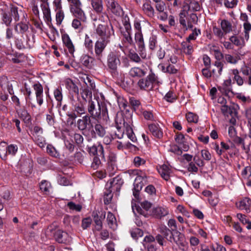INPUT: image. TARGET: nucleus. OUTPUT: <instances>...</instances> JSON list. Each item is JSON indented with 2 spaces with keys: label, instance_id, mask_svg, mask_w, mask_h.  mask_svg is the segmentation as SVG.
Returning a JSON list of instances; mask_svg holds the SVG:
<instances>
[{
  "label": "nucleus",
  "instance_id": "1",
  "mask_svg": "<svg viewBox=\"0 0 251 251\" xmlns=\"http://www.w3.org/2000/svg\"><path fill=\"white\" fill-rule=\"evenodd\" d=\"M87 111L90 117L94 119L102 120L107 121L109 119L108 110L106 104L104 103H100L97 99H90L88 101Z\"/></svg>",
  "mask_w": 251,
  "mask_h": 251
},
{
  "label": "nucleus",
  "instance_id": "2",
  "mask_svg": "<svg viewBox=\"0 0 251 251\" xmlns=\"http://www.w3.org/2000/svg\"><path fill=\"white\" fill-rule=\"evenodd\" d=\"M35 43V35L30 33L23 35L20 38H17L15 41L16 48L19 50L31 49Z\"/></svg>",
  "mask_w": 251,
  "mask_h": 251
},
{
  "label": "nucleus",
  "instance_id": "3",
  "mask_svg": "<svg viewBox=\"0 0 251 251\" xmlns=\"http://www.w3.org/2000/svg\"><path fill=\"white\" fill-rule=\"evenodd\" d=\"M116 127L117 130L120 131L122 127L125 129V132L127 136V137L133 142H135L137 141L136 137L133 132L132 128L127 123H125L124 119L122 117H117L115 120Z\"/></svg>",
  "mask_w": 251,
  "mask_h": 251
},
{
  "label": "nucleus",
  "instance_id": "4",
  "mask_svg": "<svg viewBox=\"0 0 251 251\" xmlns=\"http://www.w3.org/2000/svg\"><path fill=\"white\" fill-rule=\"evenodd\" d=\"M96 33L100 37L99 39L110 41V37L114 34L112 25L109 27L106 25L99 24L96 27Z\"/></svg>",
  "mask_w": 251,
  "mask_h": 251
},
{
  "label": "nucleus",
  "instance_id": "5",
  "mask_svg": "<svg viewBox=\"0 0 251 251\" xmlns=\"http://www.w3.org/2000/svg\"><path fill=\"white\" fill-rule=\"evenodd\" d=\"M157 81V76L151 72L145 78L140 79L138 82V85L141 89L150 90L152 89L153 84Z\"/></svg>",
  "mask_w": 251,
  "mask_h": 251
},
{
  "label": "nucleus",
  "instance_id": "6",
  "mask_svg": "<svg viewBox=\"0 0 251 251\" xmlns=\"http://www.w3.org/2000/svg\"><path fill=\"white\" fill-rule=\"evenodd\" d=\"M120 64V55L118 52L116 51L110 52L107 58V65L108 69L111 72H115Z\"/></svg>",
  "mask_w": 251,
  "mask_h": 251
},
{
  "label": "nucleus",
  "instance_id": "7",
  "mask_svg": "<svg viewBox=\"0 0 251 251\" xmlns=\"http://www.w3.org/2000/svg\"><path fill=\"white\" fill-rule=\"evenodd\" d=\"M110 42L109 40L98 39L95 43L94 51L95 57L97 60L102 62L103 52L107 44Z\"/></svg>",
  "mask_w": 251,
  "mask_h": 251
},
{
  "label": "nucleus",
  "instance_id": "8",
  "mask_svg": "<svg viewBox=\"0 0 251 251\" xmlns=\"http://www.w3.org/2000/svg\"><path fill=\"white\" fill-rule=\"evenodd\" d=\"M108 10L110 11L116 16H122L124 14L122 8L115 0H105Z\"/></svg>",
  "mask_w": 251,
  "mask_h": 251
},
{
  "label": "nucleus",
  "instance_id": "9",
  "mask_svg": "<svg viewBox=\"0 0 251 251\" xmlns=\"http://www.w3.org/2000/svg\"><path fill=\"white\" fill-rule=\"evenodd\" d=\"M16 83V82L15 81L8 80L7 77L5 76L0 77V87L4 93L7 91L9 94L13 95L14 94L13 86Z\"/></svg>",
  "mask_w": 251,
  "mask_h": 251
},
{
  "label": "nucleus",
  "instance_id": "10",
  "mask_svg": "<svg viewBox=\"0 0 251 251\" xmlns=\"http://www.w3.org/2000/svg\"><path fill=\"white\" fill-rule=\"evenodd\" d=\"M54 237L56 241L60 243L68 244L72 241V238L68 233L60 229H57L54 233Z\"/></svg>",
  "mask_w": 251,
  "mask_h": 251
},
{
  "label": "nucleus",
  "instance_id": "11",
  "mask_svg": "<svg viewBox=\"0 0 251 251\" xmlns=\"http://www.w3.org/2000/svg\"><path fill=\"white\" fill-rule=\"evenodd\" d=\"M142 10L143 13L146 16L150 18H153L154 17L155 11L151 0H145L143 1Z\"/></svg>",
  "mask_w": 251,
  "mask_h": 251
},
{
  "label": "nucleus",
  "instance_id": "12",
  "mask_svg": "<svg viewBox=\"0 0 251 251\" xmlns=\"http://www.w3.org/2000/svg\"><path fill=\"white\" fill-rule=\"evenodd\" d=\"M94 222L96 224V229L100 231L102 228V220L105 217V212L103 211H95L93 213Z\"/></svg>",
  "mask_w": 251,
  "mask_h": 251
},
{
  "label": "nucleus",
  "instance_id": "13",
  "mask_svg": "<svg viewBox=\"0 0 251 251\" xmlns=\"http://www.w3.org/2000/svg\"><path fill=\"white\" fill-rule=\"evenodd\" d=\"M155 238L152 235H147L144 237L143 245L148 251H156L157 250L154 243Z\"/></svg>",
  "mask_w": 251,
  "mask_h": 251
},
{
  "label": "nucleus",
  "instance_id": "14",
  "mask_svg": "<svg viewBox=\"0 0 251 251\" xmlns=\"http://www.w3.org/2000/svg\"><path fill=\"white\" fill-rule=\"evenodd\" d=\"M236 207L240 210H245L249 213L251 208V200L248 197H245L235 204Z\"/></svg>",
  "mask_w": 251,
  "mask_h": 251
},
{
  "label": "nucleus",
  "instance_id": "15",
  "mask_svg": "<svg viewBox=\"0 0 251 251\" xmlns=\"http://www.w3.org/2000/svg\"><path fill=\"white\" fill-rule=\"evenodd\" d=\"M33 88L35 91L36 100L38 104L41 106L43 103V88L39 83L33 85Z\"/></svg>",
  "mask_w": 251,
  "mask_h": 251
},
{
  "label": "nucleus",
  "instance_id": "16",
  "mask_svg": "<svg viewBox=\"0 0 251 251\" xmlns=\"http://www.w3.org/2000/svg\"><path fill=\"white\" fill-rule=\"evenodd\" d=\"M62 40L63 44L68 50L69 52L73 55L75 51V46L68 34L64 33L62 35Z\"/></svg>",
  "mask_w": 251,
  "mask_h": 251
},
{
  "label": "nucleus",
  "instance_id": "17",
  "mask_svg": "<svg viewBox=\"0 0 251 251\" xmlns=\"http://www.w3.org/2000/svg\"><path fill=\"white\" fill-rule=\"evenodd\" d=\"M71 104L73 106V111L76 113L78 116L85 114V106L82 102H77L75 100L72 99Z\"/></svg>",
  "mask_w": 251,
  "mask_h": 251
},
{
  "label": "nucleus",
  "instance_id": "18",
  "mask_svg": "<svg viewBox=\"0 0 251 251\" xmlns=\"http://www.w3.org/2000/svg\"><path fill=\"white\" fill-rule=\"evenodd\" d=\"M64 82L66 88L69 91L70 93L76 94L78 98L79 89L76 85L69 78L65 79Z\"/></svg>",
  "mask_w": 251,
  "mask_h": 251
},
{
  "label": "nucleus",
  "instance_id": "19",
  "mask_svg": "<svg viewBox=\"0 0 251 251\" xmlns=\"http://www.w3.org/2000/svg\"><path fill=\"white\" fill-rule=\"evenodd\" d=\"M80 6L81 5L72 6L71 8V11L77 18L82 22H85L86 17L84 12L80 8Z\"/></svg>",
  "mask_w": 251,
  "mask_h": 251
},
{
  "label": "nucleus",
  "instance_id": "20",
  "mask_svg": "<svg viewBox=\"0 0 251 251\" xmlns=\"http://www.w3.org/2000/svg\"><path fill=\"white\" fill-rule=\"evenodd\" d=\"M90 124V117L88 115L83 116L81 119H78L77 121V127L80 130H85Z\"/></svg>",
  "mask_w": 251,
  "mask_h": 251
},
{
  "label": "nucleus",
  "instance_id": "21",
  "mask_svg": "<svg viewBox=\"0 0 251 251\" xmlns=\"http://www.w3.org/2000/svg\"><path fill=\"white\" fill-rule=\"evenodd\" d=\"M168 240L171 242L174 241L177 245L181 244V242L184 241V236L179 231L176 230L175 231L174 233H172V235L169 237V239H168Z\"/></svg>",
  "mask_w": 251,
  "mask_h": 251
},
{
  "label": "nucleus",
  "instance_id": "22",
  "mask_svg": "<svg viewBox=\"0 0 251 251\" xmlns=\"http://www.w3.org/2000/svg\"><path fill=\"white\" fill-rule=\"evenodd\" d=\"M149 129L155 137L160 139L163 137V131L158 125L154 124L149 125Z\"/></svg>",
  "mask_w": 251,
  "mask_h": 251
},
{
  "label": "nucleus",
  "instance_id": "23",
  "mask_svg": "<svg viewBox=\"0 0 251 251\" xmlns=\"http://www.w3.org/2000/svg\"><path fill=\"white\" fill-rule=\"evenodd\" d=\"M158 173L161 177L166 181L170 179V175L171 172V169L166 164H163L158 169Z\"/></svg>",
  "mask_w": 251,
  "mask_h": 251
},
{
  "label": "nucleus",
  "instance_id": "24",
  "mask_svg": "<svg viewBox=\"0 0 251 251\" xmlns=\"http://www.w3.org/2000/svg\"><path fill=\"white\" fill-rule=\"evenodd\" d=\"M92 10L97 14H101L103 10L102 0H91Z\"/></svg>",
  "mask_w": 251,
  "mask_h": 251
},
{
  "label": "nucleus",
  "instance_id": "25",
  "mask_svg": "<svg viewBox=\"0 0 251 251\" xmlns=\"http://www.w3.org/2000/svg\"><path fill=\"white\" fill-rule=\"evenodd\" d=\"M41 8L44 15V18L46 22H50L51 21V12L49 3H42Z\"/></svg>",
  "mask_w": 251,
  "mask_h": 251
},
{
  "label": "nucleus",
  "instance_id": "26",
  "mask_svg": "<svg viewBox=\"0 0 251 251\" xmlns=\"http://www.w3.org/2000/svg\"><path fill=\"white\" fill-rule=\"evenodd\" d=\"M141 177L137 176L134 183V188L133 189V194L134 197L138 200L139 199V193L142 190L143 187V184L141 183Z\"/></svg>",
  "mask_w": 251,
  "mask_h": 251
},
{
  "label": "nucleus",
  "instance_id": "27",
  "mask_svg": "<svg viewBox=\"0 0 251 251\" xmlns=\"http://www.w3.org/2000/svg\"><path fill=\"white\" fill-rule=\"evenodd\" d=\"M123 183L124 181L122 178L119 176H117L113 178L112 181L110 182L109 187V188L112 189V190L115 189L116 191H118L120 190Z\"/></svg>",
  "mask_w": 251,
  "mask_h": 251
},
{
  "label": "nucleus",
  "instance_id": "28",
  "mask_svg": "<svg viewBox=\"0 0 251 251\" xmlns=\"http://www.w3.org/2000/svg\"><path fill=\"white\" fill-rule=\"evenodd\" d=\"M222 113L226 116H231L234 117L236 116L237 112L233 106H228L225 104L222 106L221 108Z\"/></svg>",
  "mask_w": 251,
  "mask_h": 251
},
{
  "label": "nucleus",
  "instance_id": "29",
  "mask_svg": "<svg viewBox=\"0 0 251 251\" xmlns=\"http://www.w3.org/2000/svg\"><path fill=\"white\" fill-rule=\"evenodd\" d=\"M224 64L220 61H215L214 68L212 71V74L214 77L218 78L222 74Z\"/></svg>",
  "mask_w": 251,
  "mask_h": 251
},
{
  "label": "nucleus",
  "instance_id": "30",
  "mask_svg": "<svg viewBox=\"0 0 251 251\" xmlns=\"http://www.w3.org/2000/svg\"><path fill=\"white\" fill-rule=\"evenodd\" d=\"M129 74L131 76L133 77H141L145 75L146 72L145 70L142 69L139 67H133L130 69Z\"/></svg>",
  "mask_w": 251,
  "mask_h": 251
},
{
  "label": "nucleus",
  "instance_id": "31",
  "mask_svg": "<svg viewBox=\"0 0 251 251\" xmlns=\"http://www.w3.org/2000/svg\"><path fill=\"white\" fill-rule=\"evenodd\" d=\"M107 221L108 226L110 228L113 230L116 229L117 224L116 218L114 214L110 212H108L107 213Z\"/></svg>",
  "mask_w": 251,
  "mask_h": 251
},
{
  "label": "nucleus",
  "instance_id": "32",
  "mask_svg": "<svg viewBox=\"0 0 251 251\" xmlns=\"http://www.w3.org/2000/svg\"><path fill=\"white\" fill-rule=\"evenodd\" d=\"M94 58L87 54H83L80 57V62L84 66L89 68L92 67V63Z\"/></svg>",
  "mask_w": 251,
  "mask_h": 251
},
{
  "label": "nucleus",
  "instance_id": "33",
  "mask_svg": "<svg viewBox=\"0 0 251 251\" xmlns=\"http://www.w3.org/2000/svg\"><path fill=\"white\" fill-rule=\"evenodd\" d=\"M10 16L12 17L15 22H18L20 20V14L23 13L21 10H19L18 8L13 5L10 7Z\"/></svg>",
  "mask_w": 251,
  "mask_h": 251
},
{
  "label": "nucleus",
  "instance_id": "34",
  "mask_svg": "<svg viewBox=\"0 0 251 251\" xmlns=\"http://www.w3.org/2000/svg\"><path fill=\"white\" fill-rule=\"evenodd\" d=\"M99 152L100 155L104 157V149L102 145L100 144L98 146L94 145L89 148V153L91 154L95 155Z\"/></svg>",
  "mask_w": 251,
  "mask_h": 251
},
{
  "label": "nucleus",
  "instance_id": "35",
  "mask_svg": "<svg viewBox=\"0 0 251 251\" xmlns=\"http://www.w3.org/2000/svg\"><path fill=\"white\" fill-rule=\"evenodd\" d=\"M181 50L186 54H191L193 52V46L190 43L183 41L181 43Z\"/></svg>",
  "mask_w": 251,
  "mask_h": 251
},
{
  "label": "nucleus",
  "instance_id": "36",
  "mask_svg": "<svg viewBox=\"0 0 251 251\" xmlns=\"http://www.w3.org/2000/svg\"><path fill=\"white\" fill-rule=\"evenodd\" d=\"M15 30L21 34H26L28 30V26L26 24L20 23L16 24L14 27Z\"/></svg>",
  "mask_w": 251,
  "mask_h": 251
},
{
  "label": "nucleus",
  "instance_id": "37",
  "mask_svg": "<svg viewBox=\"0 0 251 251\" xmlns=\"http://www.w3.org/2000/svg\"><path fill=\"white\" fill-rule=\"evenodd\" d=\"M232 80L231 78H229L225 81L223 84V88L220 87L218 89L222 92L225 93L226 95H227L228 93L231 91V85Z\"/></svg>",
  "mask_w": 251,
  "mask_h": 251
},
{
  "label": "nucleus",
  "instance_id": "38",
  "mask_svg": "<svg viewBox=\"0 0 251 251\" xmlns=\"http://www.w3.org/2000/svg\"><path fill=\"white\" fill-rule=\"evenodd\" d=\"M94 132L96 135L100 137H103L106 134V131L104 127L100 124H97L94 127Z\"/></svg>",
  "mask_w": 251,
  "mask_h": 251
},
{
  "label": "nucleus",
  "instance_id": "39",
  "mask_svg": "<svg viewBox=\"0 0 251 251\" xmlns=\"http://www.w3.org/2000/svg\"><path fill=\"white\" fill-rule=\"evenodd\" d=\"M54 10L56 12V20L57 24L60 25L65 17L63 11L62 9V6H60V8L54 7Z\"/></svg>",
  "mask_w": 251,
  "mask_h": 251
},
{
  "label": "nucleus",
  "instance_id": "40",
  "mask_svg": "<svg viewBox=\"0 0 251 251\" xmlns=\"http://www.w3.org/2000/svg\"><path fill=\"white\" fill-rule=\"evenodd\" d=\"M33 140L34 142L40 148H44L46 144V140L45 138L41 135H36V136H33Z\"/></svg>",
  "mask_w": 251,
  "mask_h": 251
},
{
  "label": "nucleus",
  "instance_id": "41",
  "mask_svg": "<svg viewBox=\"0 0 251 251\" xmlns=\"http://www.w3.org/2000/svg\"><path fill=\"white\" fill-rule=\"evenodd\" d=\"M10 59L14 63H21L25 61V56L23 53H16Z\"/></svg>",
  "mask_w": 251,
  "mask_h": 251
},
{
  "label": "nucleus",
  "instance_id": "42",
  "mask_svg": "<svg viewBox=\"0 0 251 251\" xmlns=\"http://www.w3.org/2000/svg\"><path fill=\"white\" fill-rule=\"evenodd\" d=\"M232 74L234 75L233 79L236 81V83L241 86L244 83V80L241 76L239 75V72L237 69H233L231 70Z\"/></svg>",
  "mask_w": 251,
  "mask_h": 251
},
{
  "label": "nucleus",
  "instance_id": "43",
  "mask_svg": "<svg viewBox=\"0 0 251 251\" xmlns=\"http://www.w3.org/2000/svg\"><path fill=\"white\" fill-rule=\"evenodd\" d=\"M230 41L237 46H242L245 45L244 39L236 36H232L230 38Z\"/></svg>",
  "mask_w": 251,
  "mask_h": 251
},
{
  "label": "nucleus",
  "instance_id": "44",
  "mask_svg": "<svg viewBox=\"0 0 251 251\" xmlns=\"http://www.w3.org/2000/svg\"><path fill=\"white\" fill-rule=\"evenodd\" d=\"M18 113L20 117L23 119L25 123H28L30 121L31 117L25 109L20 110Z\"/></svg>",
  "mask_w": 251,
  "mask_h": 251
},
{
  "label": "nucleus",
  "instance_id": "45",
  "mask_svg": "<svg viewBox=\"0 0 251 251\" xmlns=\"http://www.w3.org/2000/svg\"><path fill=\"white\" fill-rule=\"evenodd\" d=\"M221 25L223 30L226 33H229L231 30V25L227 20H222Z\"/></svg>",
  "mask_w": 251,
  "mask_h": 251
},
{
  "label": "nucleus",
  "instance_id": "46",
  "mask_svg": "<svg viewBox=\"0 0 251 251\" xmlns=\"http://www.w3.org/2000/svg\"><path fill=\"white\" fill-rule=\"evenodd\" d=\"M7 150L5 143L0 144V157L3 160L7 158Z\"/></svg>",
  "mask_w": 251,
  "mask_h": 251
},
{
  "label": "nucleus",
  "instance_id": "47",
  "mask_svg": "<svg viewBox=\"0 0 251 251\" xmlns=\"http://www.w3.org/2000/svg\"><path fill=\"white\" fill-rule=\"evenodd\" d=\"M135 40L140 48L144 46L143 36L142 32H136L135 34Z\"/></svg>",
  "mask_w": 251,
  "mask_h": 251
},
{
  "label": "nucleus",
  "instance_id": "48",
  "mask_svg": "<svg viewBox=\"0 0 251 251\" xmlns=\"http://www.w3.org/2000/svg\"><path fill=\"white\" fill-rule=\"evenodd\" d=\"M188 7L189 11H198L201 9L199 3L195 0H192L190 1Z\"/></svg>",
  "mask_w": 251,
  "mask_h": 251
},
{
  "label": "nucleus",
  "instance_id": "49",
  "mask_svg": "<svg viewBox=\"0 0 251 251\" xmlns=\"http://www.w3.org/2000/svg\"><path fill=\"white\" fill-rule=\"evenodd\" d=\"M130 233L132 237L135 239H137L143 235V231L138 228L132 229L130 231Z\"/></svg>",
  "mask_w": 251,
  "mask_h": 251
},
{
  "label": "nucleus",
  "instance_id": "50",
  "mask_svg": "<svg viewBox=\"0 0 251 251\" xmlns=\"http://www.w3.org/2000/svg\"><path fill=\"white\" fill-rule=\"evenodd\" d=\"M198 22V17L196 14L192 13L190 15L189 20L187 23L188 28H192L193 26V24H197Z\"/></svg>",
  "mask_w": 251,
  "mask_h": 251
},
{
  "label": "nucleus",
  "instance_id": "51",
  "mask_svg": "<svg viewBox=\"0 0 251 251\" xmlns=\"http://www.w3.org/2000/svg\"><path fill=\"white\" fill-rule=\"evenodd\" d=\"M72 25L75 29H77L79 32L82 31L83 29V25L81 23L80 21L77 19L73 20Z\"/></svg>",
  "mask_w": 251,
  "mask_h": 251
},
{
  "label": "nucleus",
  "instance_id": "52",
  "mask_svg": "<svg viewBox=\"0 0 251 251\" xmlns=\"http://www.w3.org/2000/svg\"><path fill=\"white\" fill-rule=\"evenodd\" d=\"M81 96L82 99L86 101V100L89 98L92 99V93L88 88H84L81 92Z\"/></svg>",
  "mask_w": 251,
  "mask_h": 251
},
{
  "label": "nucleus",
  "instance_id": "53",
  "mask_svg": "<svg viewBox=\"0 0 251 251\" xmlns=\"http://www.w3.org/2000/svg\"><path fill=\"white\" fill-rule=\"evenodd\" d=\"M47 151L49 154L53 157H58L59 155V153L51 145H48L47 146Z\"/></svg>",
  "mask_w": 251,
  "mask_h": 251
},
{
  "label": "nucleus",
  "instance_id": "54",
  "mask_svg": "<svg viewBox=\"0 0 251 251\" xmlns=\"http://www.w3.org/2000/svg\"><path fill=\"white\" fill-rule=\"evenodd\" d=\"M117 170L116 164H108L107 171L109 173L110 176H113L115 174Z\"/></svg>",
  "mask_w": 251,
  "mask_h": 251
},
{
  "label": "nucleus",
  "instance_id": "55",
  "mask_svg": "<svg viewBox=\"0 0 251 251\" xmlns=\"http://www.w3.org/2000/svg\"><path fill=\"white\" fill-rule=\"evenodd\" d=\"M123 36V41L125 43L130 45L133 44V41L131 37V33L124 32Z\"/></svg>",
  "mask_w": 251,
  "mask_h": 251
},
{
  "label": "nucleus",
  "instance_id": "56",
  "mask_svg": "<svg viewBox=\"0 0 251 251\" xmlns=\"http://www.w3.org/2000/svg\"><path fill=\"white\" fill-rule=\"evenodd\" d=\"M241 176L244 178H249L251 176V167L248 166L245 167L241 172Z\"/></svg>",
  "mask_w": 251,
  "mask_h": 251
},
{
  "label": "nucleus",
  "instance_id": "57",
  "mask_svg": "<svg viewBox=\"0 0 251 251\" xmlns=\"http://www.w3.org/2000/svg\"><path fill=\"white\" fill-rule=\"evenodd\" d=\"M186 118L187 121L189 123H197L198 121V117L191 112L187 113Z\"/></svg>",
  "mask_w": 251,
  "mask_h": 251
},
{
  "label": "nucleus",
  "instance_id": "58",
  "mask_svg": "<svg viewBox=\"0 0 251 251\" xmlns=\"http://www.w3.org/2000/svg\"><path fill=\"white\" fill-rule=\"evenodd\" d=\"M245 39L248 40L249 38V31L251 30V24L249 22H245L243 24Z\"/></svg>",
  "mask_w": 251,
  "mask_h": 251
},
{
  "label": "nucleus",
  "instance_id": "59",
  "mask_svg": "<svg viewBox=\"0 0 251 251\" xmlns=\"http://www.w3.org/2000/svg\"><path fill=\"white\" fill-rule=\"evenodd\" d=\"M155 7L159 13L164 12L166 9V4L163 1L155 3Z\"/></svg>",
  "mask_w": 251,
  "mask_h": 251
},
{
  "label": "nucleus",
  "instance_id": "60",
  "mask_svg": "<svg viewBox=\"0 0 251 251\" xmlns=\"http://www.w3.org/2000/svg\"><path fill=\"white\" fill-rule=\"evenodd\" d=\"M129 58L131 61L137 63L142 62L140 56L136 52H130L129 54Z\"/></svg>",
  "mask_w": 251,
  "mask_h": 251
},
{
  "label": "nucleus",
  "instance_id": "61",
  "mask_svg": "<svg viewBox=\"0 0 251 251\" xmlns=\"http://www.w3.org/2000/svg\"><path fill=\"white\" fill-rule=\"evenodd\" d=\"M157 37L155 35H152L150 37L149 39V48L151 50H154L157 44Z\"/></svg>",
  "mask_w": 251,
  "mask_h": 251
},
{
  "label": "nucleus",
  "instance_id": "62",
  "mask_svg": "<svg viewBox=\"0 0 251 251\" xmlns=\"http://www.w3.org/2000/svg\"><path fill=\"white\" fill-rule=\"evenodd\" d=\"M53 94L55 99L59 103V104L60 105L61 102L63 98V95L61 90L59 88L55 89Z\"/></svg>",
  "mask_w": 251,
  "mask_h": 251
},
{
  "label": "nucleus",
  "instance_id": "63",
  "mask_svg": "<svg viewBox=\"0 0 251 251\" xmlns=\"http://www.w3.org/2000/svg\"><path fill=\"white\" fill-rule=\"evenodd\" d=\"M164 99L168 102H173L176 99V96L172 91H169L165 95Z\"/></svg>",
  "mask_w": 251,
  "mask_h": 251
},
{
  "label": "nucleus",
  "instance_id": "64",
  "mask_svg": "<svg viewBox=\"0 0 251 251\" xmlns=\"http://www.w3.org/2000/svg\"><path fill=\"white\" fill-rule=\"evenodd\" d=\"M50 187V183L45 180L42 181L40 184V189L42 191L45 192H49Z\"/></svg>",
  "mask_w": 251,
  "mask_h": 251
}]
</instances>
